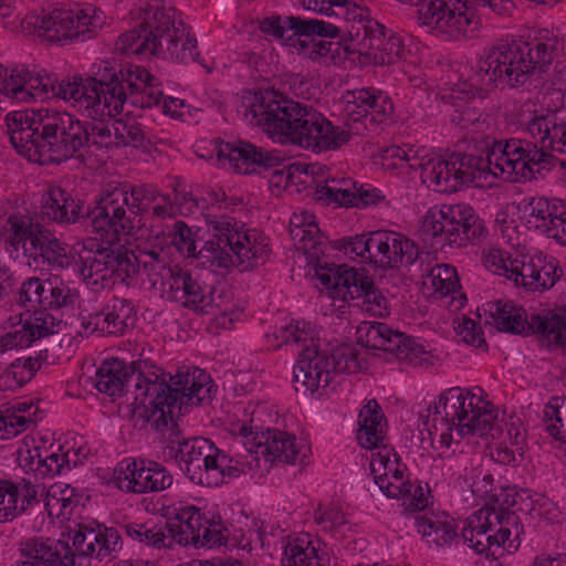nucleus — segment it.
Segmentation results:
<instances>
[{
    "instance_id": "obj_1",
    "label": "nucleus",
    "mask_w": 566,
    "mask_h": 566,
    "mask_svg": "<svg viewBox=\"0 0 566 566\" xmlns=\"http://www.w3.org/2000/svg\"><path fill=\"white\" fill-rule=\"evenodd\" d=\"M521 111L520 124L541 148L531 142L513 138L486 143L485 157H429L423 167L422 184L433 191L452 193L463 187H482L491 175L514 181L549 170L554 166V157L546 150L566 154V111H537L531 104H524Z\"/></svg>"
},
{
    "instance_id": "obj_2",
    "label": "nucleus",
    "mask_w": 566,
    "mask_h": 566,
    "mask_svg": "<svg viewBox=\"0 0 566 566\" xmlns=\"http://www.w3.org/2000/svg\"><path fill=\"white\" fill-rule=\"evenodd\" d=\"M118 359L104 361L95 375V388L109 397H118L133 387V411L156 431L179 418L189 406L208 399L212 379L203 369L193 367L170 376L150 360L138 359L129 365Z\"/></svg>"
},
{
    "instance_id": "obj_3",
    "label": "nucleus",
    "mask_w": 566,
    "mask_h": 566,
    "mask_svg": "<svg viewBox=\"0 0 566 566\" xmlns=\"http://www.w3.org/2000/svg\"><path fill=\"white\" fill-rule=\"evenodd\" d=\"M12 146L30 160L61 163L90 143L88 128L67 112L40 108L7 115Z\"/></svg>"
},
{
    "instance_id": "obj_4",
    "label": "nucleus",
    "mask_w": 566,
    "mask_h": 566,
    "mask_svg": "<svg viewBox=\"0 0 566 566\" xmlns=\"http://www.w3.org/2000/svg\"><path fill=\"white\" fill-rule=\"evenodd\" d=\"M150 78L144 66L129 65L116 70L111 61L101 60L90 67V76H73L59 84V98L72 103L77 111L92 119L112 118L119 115L132 95Z\"/></svg>"
},
{
    "instance_id": "obj_5",
    "label": "nucleus",
    "mask_w": 566,
    "mask_h": 566,
    "mask_svg": "<svg viewBox=\"0 0 566 566\" xmlns=\"http://www.w3.org/2000/svg\"><path fill=\"white\" fill-rule=\"evenodd\" d=\"M211 238L197 252L193 232L184 222L174 226L171 243L186 256H197L219 269L241 268L250 270L265 262L270 249L268 239L256 230H242V226L229 216L206 217Z\"/></svg>"
},
{
    "instance_id": "obj_6",
    "label": "nucleus",
    "mask_w": 566,
    "mask_h": 566,
    "mask_svg": "<svg viewBox=\"0 0 566 566\" xmlns=\"http://www.w3.org/2000/svg\"><path fill=\"white\" fill-rule=\"evenodd\" d=\"M424 426L434 441L449 448L455 436H490L497 439L503 434L495 423V408L480 395L453 387L444 390L436 401L427 408Z\"/></svg>"
},
{
    "instance_id": "obj_7",
    "label": "nucleus",
    "mask_w": 566,
    "mask_h": 566,
    "mask_svg": "<svg viewBox=\"0 0 566 566\" xmlns=\"http://www.w3.org/2000/svg\"><path fill=\"white\" fill-rule=\"evenodd\" d=\"M527 491L501 488L494 491L484 506L473 512L463 523L461 536L474 552L496 558L501 549H517L523 525L513 510L518 500L526 501Z\"/></svg>"
},
{
    "instance_id": "obj_8",
    "label": "nucleus",
    "mask_w": 566,
    "mask_h": 566,
    "mask_svg": "<svg viewBox=\"0 0 566 566\" xmlns=\"http://www.w3.org/2000/svg\"><path fill=\"white\" fill-rule=\"evenodd\" d=\"M555 40H500L483 50L473 80L480 87H516L553 61Z\"/></svg>"
},
{
    "instance_id": "obj_9",
    "label": "nucleus",
    "mask_w": 566,
    "mask_h": 566,
    "mask_svg": "<svg viewBox=\"0 0 566 566\" xmlns=\"http://www.w3.org/2000/svg\"><path fill=\"white\" fill-rule=\"evenodd\" d=\"M116 48L126 54L157 55L180 63L195 62L199 56L197 40L177 20L174 8L148 7L138 29L122 34Z\"/></svg>"
},
{
    "instance_id": "obj_10",
    "label": "nucleus",
    "mask_w": 566,
    "mask_h": 566,
    "mask_svg": "<svg viewBox=\"0 0 566 566\" xmlns=\"http://www.w3.org/2000/svg\"><path fill=\"white\" fill-rule=\"evenodd\" d=\"M241 115L252 125L259 126L274 142L282 145L305 146L306 133L313 128L318 111L274 91L247 92L242 97Z\"/></svg>"
},
{
    "instance_id": "obj_11",
    "label": "nucleus",
    "mask_w": 566,
    "mask_h": 566,
    "mask_svg": "<svg viewBox=\"0 0 566 566\" xmlns=\"http://www.w3.org/2000/svg\"><path fill=\"white\" fill-rule=\"evenodd\" d=\"M107 24V17L92 4H55L41 13H30L21 22L22 30L43 42L62 45L86 41Z\"/></svg>"
},
{
    "instance_id": "obj_12",
    "label": "nucleus",
    "mask_w": 566,
    "mask_h": 566,
    "mask_svg": "<svg viewBox=\"0 0 566 566\" xmlns=\"http://www.w3.org/2000/svg\"><path fill=\"white\" fill-rule=\"evenodd\" d=\"M159 191L148 185L107 184L92 212V224L102 234H132L137 216L149 211Z\"/></svg>"
},
{
    "instance_id": "obj_13",
    "label": "nucleus",
    "mask_w": 566,
    "mask_h": 566,
    "mask_svg": "<svg viewBox=\"0 0 566 566\" xmlns=\"http://www.w3.org/2000/svg\"><path fill=\"white\" fill-rule=\"evenodd\" d=\"M277 338L284 344L303 348L293 368V382L297 392L314 394L326 389L335 375V365L328 349L319 348L308 323L295 322L279 329Z\"/></svg>"
},
{
    "instance_id": "obj_14",
    "label": "nucleus",
    "mask_w": 566,
    "mask_h": 566,
    "mask_svg": "<svg viewBox=\"0 0 566 566\" xmlns=\"http://www.w3.org/2000/svg\"><path fill=\"white\" fill-rule=\"evenodd\" d=\"M81 275L93 291L128 283L138 272V261L133 251L123 248H104L90 239L78 252Z\"/></svg>"
},
{
    "instance_id": "obj_15",
    "label": "nucleus",
    "mask_w": 566,
    "mask_h": 566,
    "mask_svg": "<svg viewBox=\"0 0 566 566\" xmlns=\"http://www.w3.org/2000/svg\"><path fill=\"white\" fill-rule=\"evenodd\" d=\"M421 232L433 239L432 244L467 247L486 233L483 221L465 203L430 208L423 216Z\"/></svg>"
},
{
    "instance_id": "obj_16",
    "label": "nucleus",
    "mask_w": 566,
    "mask_h": 566,
    "mask_svg": "<svg viewBox=\"0 0 566 566\" xmlns=\"http://www.w3.org/2000/svg\"><path fill=\"white\" fill-rule=\"evenodd\" d=\"M174 271L163 286L168 300L193 312L214 315L217 324L222 328H230L239 318L240 313L234 311V305L224 302L221 294L216 297L212 289L203 286L198 275L180 266Z\"/></svg>"
},
{
    "instance_id": "obj_17",
    "label": "nucleus",
    "mask_w": 566,
    "mask_h": 566,
    "mask_svg": "<svg viewBox=\"0 0 566 566\" xmlns=\"http://www.w3.org/2000/svg\"><path fill=\"white\" fill-rule=\"evenodd\" d=\"M166 516L170 542L180 546L214 547L227 543L228 530L221 518H209L199 507L185 502L167 506Z\"/></svg>"
},
{
    "instance_id": "obj_18",
    "label": "nucleus",
    "mask_w": 566,
    "mask_h": 566,
    "mask_svg": "<svg viewBox=\"0 0 566 566\" xmlns=\"http://www.w3.org/2000/svg\"><path fill=\"white\" fill-rule=\"evenodd\" d=\"M343 118L354 136L376 133L392 115L394 104L381 92L369 88L347 91L342 96Z\"/></svg>"
},
{
    "instance_id": "obj_19",
    "label": "nucleus",
    "mask_w": 566,
    "mask_h": 566,
    "mask_svg": "<svg viewBox=\"0 0 566 566\" xmlns=\"http://www.w3.org/2000/svg\"><path fill=\"white\" fill-rule=\"evenodd\" d=\"M358 340L367 348L379 349L394 355L399 361L413 367L433 365V355L415 338L392 331L380 322H364L357 329Z\"/></svg>"
},
{
    "instance_id": "obj_20",
    "label": "nucleus",
    "mask_w": 566,
    "mask_h": 566,
    "mask_svg": "<svg viewBox=\"0 0 566 566\" xmlns=\"http://www.w3.org/2000/svg\"><path fill=\"white\" fill-rule=\"evenodd\" d=\"M318 280L333 298H363L361 308L373 316L381 317L388 314L387 298L374 287L367 275L356 269L339 266L335 272L318 274Z\"/></svg>"
},
{
    "instance_id": "obj_21",
    "label": "nucleus",
    "mask_w": 566,
    "mask_h": 566,
    "mask_svg": "<svg viewBox=\"0 0 566 566\" xmlns=\"http://www.w3.org/2000/svg\"><path fill=\"white\" fill-rule=\"evenodd\" d=\"M355 21L352 20H335L325 21L319 19H305L301 17H270L265 18L260 23V29L266 35H272L276 40L285 44L296 46L300 38H328L336 39L340 35L347 34L350 38V28H354Z\"/></svg>"
},
{
    "instance_id": "obj_22",
    "label": "nucleus",
    "mask_w": 566,
    "mask_h": 566,
    "mask_svg": "<svg viewBox=\"0 0 566 566\" xmlns=\"http://www.w3.org/2000/svg\"><path fill=\"white\" fill-rule=\"evenodd\" d=\"M363 17L350 28V42L361 54L373 59L376 64H392L400 59L403 51L401 39L386 36L384 27L369 17L366 8Z\"/></svg>"
},
{
    "instance_id": "obj_23",
    "label": "nucleus",
    "mask_w": 566,
    "mask_h": 566,
    "mask_svg": "<svg viewBox=\"0 0 566 566\" xmlns=\"http://www.w3.org/2000/svg\"><path fill=\"white\" fill-rule=\"evenodd\" d=\"M505 261L504 266L494 268V273L504 275L516 284L521 283L531 291L548 290L562 275L555 260L542 253L515 259L507 254Z\"/></svg>"
},
{
    "instance_id": "obj_24",
    "label": "nucleus",
    "mask_w": 566,
    "mask_h": 566,
    "mask_svg": "<svg viewBox=\"0 0 566 566\" xmlns=\"http://www.w3.org/2000/svg\"><path fill=\"white\" fill-rule=\"evenodd\" d=\"M170 472L154 461H123L114 472V482L118 489L132 493L159 492L171 486Z\"/></svg>"
},
{
    "instance_id": "obj_25",
    "label": "nucleus",
    "mask_w": 566,
    "mask_h": 566,
    "mask_svg": "<svg viewBox=\"0 0 566 566\" xmlns=\"http://www.w3.org/2000/svg\"><path fill=\"white\" fill-rule=\"evenodd\" d=\"M0 93L19 102L59 98V84L51 75L33 74L24 67L0 66Z\"/></svg>"
},
{
    "instance_id": "obj_26",
    "label": "nucleus",
    "mask_w": 566,
    "mask_h": 566,
    "mask_svg": "<svg viewBox=\"0 0 566 566\" xmlns=\"http://www.w3.org/2000/svg\"><path fill=\"white\" fill-rule=\"evenodd\" d=\"M289 176L303 175L300 182L315 187V198L327 202H336L339 206L350 207L357 191V182L352 178H327L325 167L313 164H297L291 166Z\"/></svg>"
},
{
    "instance_id": "obj_27",
    "label": "nucleus",
    "mask_w": 566,
    "mask_h": 566,
    "mask_svg": "<svg viewBox=\"0 0 566 566\" xmlns=\"http://www.w3.org/2000/svg\"><path fill=\"white\" fill-rule=\"evenodd\" d=\"M217 157L223 167L239 174L249 175L259 168H273L281 164L282 158L276 151L265 150L249 142L221 143Z\"/></svg>"
},
{
    "instance_id": "obj_28",
    "label": "nucleus",
    "mask_w": 566,
    "mask_h": 566,
    "mask_svg": "<svg viewBox=\"0 0 566 566\" xmlns=\"http://www.w3.org/2000/svg\"><path fill=\"white\" fill-rule=\"evenodd\" d=\"M373 263L382 269L411 265L419 258V248L401 233L371 232Z\"/></svg>"
},
{
    "instance_id": "obj_29",
    "label": "nucleus",
    "mask_w": 566,
    "mask_h": 566,
    "mask_svg": "<svg viewBox=\"0 0 566 566\" xmlns=\"http://www.w3.org/2000/svg\"><path fill=\"white\" fill-rule=\"evenodd\" d=\"M122 548V537L114 527L98 525L96 528L80 525L73 536L75 557H95L98 560H111Z\"/></svg>"
},
{
    "instance_id": "obj_30",
    "label": "nucleus",
    "mask_w": 566,
    "mask_h": 566,
    "mask_svg": "<svg viewBox=\"0 0 566 566\" xmlns=\"http://www.w3.org/2000/svg\"><path fill=\"white\" fill-rule=\"evenodd\" d=\"M523 212L530 229L539 230L549 238H560L566 220V201L558 198H531Z\"/></svg>"
},
{
    "instance_id": "obj_31",
    "label": "nucleus",
    "mask_w": 566,
    "mask_h": 566,
    "mask_svg": "<svg viewBox=\"0 0 566 566\" xmlns=\"http://www.w3.org/2000/svg\"><path fill=\"white\" fill-rule=\"evenodd\" d=\"M19 552L32 566H75V554L66 542L32 537L20 543Z\"/></svg>"
},
{
    "instance_id": "obj_32",
    "label": "nucleus",
    "mask_w": 566,
    "mask_h": 566,
    "mask_svg": "<svg viewBox=\"0 0 566 566\" xmlns=\"http://www.w3.org/2000/svg\"><path fill=\"white\" fill-rule=\"evenodd\" d=\"M308 448L287 432L268 429L258 442L256 453H262L269 461L287 464H302Z\"/></svg>"
},
{
    "instance_id": "obj_33",
    "label": "nucleus",
    "mask_w": 566,
    "mask_h": 566,
    "mask_svg": "<svg viewBox=\"0 0 566 566\" xmlns=\"http://www.w3.org/2000/svg\"><path fill=\"white\" fill-rule=\"evenodd\" d=\"M311 124L313 128L310 129L311 133H306L304 149L313 151L336 150L346 145L354 136L349 132V127L345 125V118H343V126H335L318 112L317 117Z\"/></svg>"
},
{
    "instance_id": "obj_34",
    "label": "nucleus",
    "mask_w": 566,
    "mask_h": 566,
    "mask_svg": "<svg viewBox=\"0 0 566 566\" xmlns=\"http://www.w3.org/2000/svg\"><path fill=\"white\" fill-rule=\"evenodd\" d=\"M135 306L124 297H113L107 306L91 316L88 325L108 335H123L135 322Z\"/></svg>"
},
{
    "instance_id": "obj_35",
    "label": "nucleus",
    "mask_w": 566,
    "mask_h": 566,
    "mask_svg": "<svg viewBox=\"0 0 566 566\" xmlns=\"http://www.w3.org/2000/svg\"><path fill=\"white\" fill-rule=\"evenodd\" d=\"M212 452H216V446L209 439L190 438L178 440L175 457L189 480L197 483V480H201L206 461Z\"/></svg>"
},
{
    "instance_id": "obj_36",
    "label": "nucleus",
    "mask_w": 566,
    "mask_h": 566,
    "mask_svg": "<svg viewBox=\"0 0 566 566\" xmlns=\"http://www.w3.org/2000/svg\"><path fill=\"white\" fill-rule=\"evenodd\" d=\"M386 438V419L378 402L369 400L359 413L358 443L369 450L379 451Z\"/></svg>"
},
{
    "instance_id": "obj_37",
    "label": "nucleus",
    "mask_w": 566,
    "mask_h": 566,
    "mask_svg": "<svg viewBox=\"0 0 566 566\" xmlns=\"http://www.w3.org/2000/svg\"><path fill=\"white\" fill-rule=\"evenodd\" d=\"M423 285L431 290L432 295L437 298L451 296L449 305H453L454 308L463 306L465 296L460 292L459 276L454 266L436 264L426 274Z\"/></svg>"
},
{
    "instance_id": "obj_38",
    "label": "nucleus",
    "mask_w": 566,
    "mask_h": 566,
    "mask_svg": "<svg viewBox=\"0 0 566 566\" xmlns=\"http://www.w3.org/2000/svg\"><path fill=\"white\" fill-rule=\"evenodd\" d=\"M247 464L234 459L216 447V452L210 453L202 470L201 480L196 484L205 486H218L227 480L238 478L245 473Z\"/></svg>"
},
{
    "instance_id": "obj_39",
    "label": "nucleus",
    "mask_w": 566,
    "mask_h": 566,
    "mask_svg": "<svg viewBox=\"0 0 566 566\" xmlns=\"http://www.w3.org/2000/svg\"><path fill=\"white\" fill-rule=\"evenodd\" d=\"M44 231L43 226L33 217L22 213H12L8 217L4 226V242L18 251L22 248L25 252L30 251Z\"/></svg>"
},
{
    "instance_id": "obj_40",
    "label": "nucleus",
    "mask_w": 566,
    "mask_h": 566,
    "mask_svg": "<svg viewBox=\"0 0 566 566\" xmlns=\"http://www.w3.org/2000/svg\"><path fill=\"white\" fill-rule=\"evenodd\" d=\"M290 233L297 249L312 255L322 252V234L312 212H294L290 220Z\"/></svg>"
},
{
    "instance_id": "obj_41",
    "label": "nucleus",
    "mask_w": 566,
    "mask_h": 566,
    "mask_svg": "<svg viewBox=\"0 0 566 566\" xmlns=\"http://www.w3.org/2000/svg\"><path fill=\"white\" fill-rule=\"evenodd\" d=\"M38 410L33 401H19L0 411V439L13 438L35 424Z\"/></svg>"
},
{
    "instance_id": "obj_42",
    "label": "nucleus",
    "mask_w": 566,
    "mask_h": 566,
    "mask_svg": "<svg viewBox=\"0 0 566 566\" xmlns=\"http://www.w3.org/2000/svg\"><path fill=\"white\" fill-rule=\"evenodd\" d=\"M488 307V310H484L485 322L494 325L500 332L523 334L528 329L525 311L512 302L489 303Z\"/></svg>"
},
{
    "instance_id": "obj_43",
    "label": "nucleus",
    "mask_w": 566,
    "mask_h": 566,
    "mask_svg": "<svg viewBox=\"0 0 566 566\" xmlns=\"http://www.w3.org/2000/svg\"><path fill=\"white\" fill-rule=\"evenodd\" d=\"M382 493L392 499H402L406 511H421L428 505V496L420 484H412L405 474H399L378 485Z\"/></svg>"
},
{
    "instance_id": "obj_44",
    "label": "nucleus",
    "mask_w": 566,
    "mask_h": 566,
    "mask_svg": "<svg viewBox=\"0 0 566 566\" xmlns=\"http://www.w3.org/2000/svg\"><path fill=\"white\" fill-rule=\"evenodd\" d=\"M81 206L60 187H52L42 200L41 213L59 223H74L80 217Z\"/></svg>"
},
{
    "instance_id": "obj_45",
    "label": "nucleus",
    "mask_w": 566,
    "mask_h": 566,
    "mask_svg": "<svg viewBox=\"0 0 566 566\" xmlns=\"http://www.w3.org/2000/svg\"><path fill=\"white\" fill-rule=\"evenodd\" d=\"M80 494L70 484L56 482L45 490L43 506L52 520H67L80 503Z\"/></svg>"
},
{
    "instance_id": "obj_46",
    "label": "nucleus",
    "mask_w": 566,
    "mask_h": 566,
    "mask_svg": "<svg viewBox=\"0 0 566 566\" xmlns=\"http://www.w3.org/2000/svg\"><path fill=\"white\" fill-rule=\"evenodd\" d=\"M329 557L318 554V548L308 535H301L290 541L284 549L283 566H327Z\"/></svg>"
},
{
    "instance_id": "obj_47",
    "label": "nucleus",
    "mask_w": 566,
    "mask_h": 566,
    "mask_svg": "<svg viewBox=\"0 0 566 566\" xmlns=\"http://www.w3.org/2000/svg\"><path fill=\"white\" fill-rule=\"evenodd\" d=\"M132 105L140 108H158L163 114L172 117L178 116V111L184 106V101L176 97H164L158 87L157 80L150 74L145 87L132 95Z\"/></svg>"
},
{
    "instance_id": "obj_48",
    "label": "nucleus",
    "mask_w": 566,
    "mask_h": 566,
    "mask_svg": "<svg viewBox=\"0 0 566 566\" xmlns=\"http://www.w3.org/2000/svg\"><path fill=\"white\" fill-rule=\"evenodd\" d=\"M298 3L305 10L342 21L360 19L366 9L355 0H301Z\"/></svg>"
},
{
    "instance_id": "obj_49",
    "label": "nucleus",
    "mask_w": 566,
    "mask_h": 566,
    "mask_svg": "<svg viewBox=\"0 0 566 566\" xmlns=\"http://www.w3.org/2000/svg\"><path fill=\"white\" fill-rule=\"evenodd\" d=\"M138 270L148 275L153 285L160 284L161 287L175 272L178 265L171 266L169 263V253L164 248L143 250L137 255Z\"/></svg>"
},
{
    "instance_id": "obj_50",
    "label": "nucleus",
    "mask_w": 566,
    "mask_h": 566,
    "mask_svg": "<svg viewBox=\"0 0 566 566\" xmlns=\"http://www.w3.org/2000/svg\"><path fill=\"white\" fill-rule=\"evenodd\" d=\"M78 300V292L70 287L57 276L46 277L43 296L39 298L38 308L61 310L73 307Z\"/></svg>"
},
{
    "instance_id": "obj_51",
    "label": "nucleus",
    "mask_w": 566,
    "mask_h": 566,
    "mask_svg": "<svg viewBox=\"0 0 566 566\" xmlns=\"http://www.w3.org/2000/svg\"><path fill=\"white\" fill-rule=\"evenodd\" d=\"M535 327L544 344L566 353V313L549 311L538 315Z\"/></svg>"
},
{
    "instance_id": "obj_52",
    "label": "nucleus",
    "mask_w": 566,
    "mask_h": 566,
    "mask_svg": "<svg viewBox=\"0 0 566 566\" xmlns=\"http://www.w3.org/2000/svg\"><path fill=\"white\" fill-rule=\"evenodd\" d=\"M406 470L392 448L382 447L379 451L371 452L370 471L377 485L396 475L406 474Z\"/></svg>"
},
{
    "instance_id": "obj_53",
    "label": "nucleus",
    "mask_w": 566,
    "mask_h": 566,
    "mask_svg": "<svg viewBox=\"0 0 566 566\" xmlns=\"http://www.w3.org/2000/svg\"><path fill=\"white\" fill-rule=\"evenodd\" d=\"M66 249L65 244L44 229L40 238L35 239V244L30 251L36 256H40L43 262H46L50 266L64 269L70 263Z\"/></svg>"
},
{
    "instance_id": "obj_54",
    "label": "nucleus",
    "mask_w": 566,
    "mask_h": 566,
    "mask_svg": "<svg viewBox=\"0 0 566 566\" xmlns=\"http://www.w3.org/2000/svg\"><path fill=\"white\" fill-rule=\"evenodd\" d=\"M416 527L429 544L446 546L457 537V528L453 521H440L434 516H417Z\"/></svg>"
},
{
    "instance_id": "obj_55",
    "label": "nucleus",
    "mask_w": 566,
    "mask_h": 566,
    "mask_svg": "<svg viewBox=\"0 0 566 566\" xmlns=\"http://www.w3.org/2000/svg\"><path fill=\"white\" fill-rule=\"evenodd\" d=\"M125 534L134 542L150 546L154 548H172L169 534L164 532L159 525L144 523H127L124 525Z\"/></svg>"
},
{
    "instance_id": "obj_56",
    "label": "nucleus",
    "mask_w": 566,
    "mask_h": 566,
    "mask_svg": "<svg viewBox=\"0 0 566 566\" xmlns=\"http://www.w3.org/2000/svg\"><path fill=\"white\" fill-rule=\"evenodd\" d=\"M314 518L322 531L332 533L334 536L345 537L352 531V524L344 509L338 504L319 506L314 513Z\"/></svg>"
},
{
    "instance_id": "obj_57",
    "label": "nucleus",
    "mask_w": 566,
    "mask_h": 566,
    "mask_svg": "<svg viewBox=\"0 0 566 566\" xmlns=\"http://www.w3.org/2000/svg\"><path fill=\"white\" fill-rule=\"evenodd\" d=\"M40 363L32 357L17 359L0 376V387L14 390L30 381L39 369Z\"/></svg>"
},
{
    "instance_id": "obj_58",
    "label": "nucleus",
    "mask_w": 566,
    "mask_h": 566,
    "mask_svg": "<svg viewBox=\"0 0 566 566\" xmlns=\"http://www.w3.org/2000/svg\"><path fill=\"white\" fill-rule=\"evenodd\" d=\"M77 465L76 460H71V452H62V447L59 446L56 451L50 453H42L40 463L36 467V475L41 479L53 478L70 471Z\"/></svg>"
},
{
    "instance_id": "obj_59",
    "label": "nucleus",
    "mask_w": 566,
    "mask_h": 566,
    "mask_svg": "<svg viewBox=\"0 0 566 566\" xmlns=\"http://www.w3.org/2000/svg\"><path fill=\"white\" fill-rule=\"evenodd\" d=\"M547 432L555 439L566 442V398H553L544 409Z\"/></svg>"
},
{
    "instance_id": "obj_60",
    "label": "nucleus",
    "mask_w": 566,
    "mask_h": 566,
    "mask_svg": "<svg viewBox=\"0 0 566 566\" xmlns=\"http://www.w3.org/2000/svg\"><path fill=\"white\" fill-rule=\"evenodd\" d=\"M464 479L469 484L472 494L476 497L486 500V502L495 491L492 474L481 467H474L469 472H465Z\"/></svg>"
},
{
    "instance_id": "obj_61",
    "label": "nucleus",
    "mask_w": 566,
    "mask_h": 566,
    "mask_svg": "<svg viewBox=\"0 0 566 566\" xmlns=\"http://www.w3.org/2000/svg\"><path fill=\"white\" fill-rule=\"evenodd\" d=\"M19 486L9 480L0 479V523L11 522L19 516L17 496Z\"/></svg>"
},
{
    "instance_id": "obj_62",
    "label": "nucleus",
    "mask_w": 566,
    "mask_h": 566,
    "mask_svg": "<svg viewBox=\"0 0 566 566\" xmlns=\"http://www.w3.org/2000/svg\"><path fill=\"white\" fill-rule=\"evenodd\" d=\"M60 322L61 321L49 313L48 310L35 308L33 310V314L25 319V326H29L30 331L33 332L36 340L54 334Z\"/></svg>"
},
{
    "instance_id": "obj_63",
    "label": "nucleus",
    "mask_w": 566,
    "mask_h": 566,
    "mask_svg": "<svg viewBox=\"0 0 566 566\" xmlns=\"http://www.w3.org/2000/svg\"><path fill=\"white\" fill-rule=\"evenodd\" d=\"M337 373H357L363 368L359 358V350L353 346L345 345L337 347L331 353Z\"/></svg>"
},
{
    "instance_id": "obj_64",
    "label": "nucleus",
    "mask_w": 566,
    "mask_h": 566,
    "mask_svg": "<svg viewBox=\"0 0 566 566\" xmlns=\"http://www.w3.org/2000/svg\"><path fill=\"white\" fill-rule=\"evenodd\" d=\"M116 146H140L145 139L143 129L134 120H116L114 123Z\"/></svg>"
}]
</instances>
